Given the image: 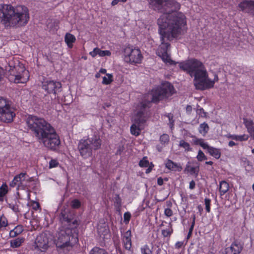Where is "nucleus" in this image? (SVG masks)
I'll return each mask as SVG.
<instances>
[{
	"label": "nucleus",
	"instance_id": "nucleus-1",
	"mask_svg": "<svg viewBox=\"0 0 254 254\" xmlns=\"http://www.w3.org/2000/svg\"><path fill=\"white\" fill-rule=\"evenodd\" d=\"M147 0L154 10L163 13L157 20L161 43L156 54L164 63L173 64L174 62L168 54L170 44L166 42L165 39L171 41L184 35L187 31L186 17L182 12L176 11L180 7L176 0Z\"/></svg>",
	"mask_w": 254,
	"mask_h": 254
},
{
	"label": "nucleus",
	"instance_id": "nucleus-2",
	"mask_svg": "<svg viewBox=\"0 0 254 254\" xmlns=\"http://www.w3.org/2000/svg\"><path fill=\"white\" fill-rule=\"evenodd\" d=\"M26 124L40 143L51 150H56L61 144L60 137L55 129L45 119L30 116Z\"/></svg>",
	"mask_w": 254,
	"mask_h": 254
},
{
	"label": "nucleus",
	"instance_id": "nucleus-3",
	"mask_svg": "<svg viewBox=\"0 0 254 254\" xmlns=\"http://www.w3.org/2000/svg\"><path fill=\"white\" fill-rule=\"evenodd\" d=\"M62 226L56 235L55 243L58 248L71 247L78 242L79 223L70 212L62 211L60 215Z\"/></svg>",
	"mask_w": 254,
	"mask_h": 254
},
{
	"label": "nucleus",
	"instance_id": "nucleus-4",
	"mask_svg": "<svg viewBox=\"0 0 254 254\" xmlns=\"http://www.w3.org/2000/svg\"><path fill=\"white\" fill-rule=\"evenodd\" d=\"M179 66L191 77H194V85L197 89L203 90L212 88L215 81L218 80L217 75H215L213 80L210 79L204 65L197 59H190L182 62L180 63Z\"/></svg>",
	"mask_w": 254,
	"mask_h": 254
},
{
	"label": "nucleus",
	"instance_id": "nucleus-5",
	"mask_svg": "<svg viewBox=\"0 0 254 254\" xmlns=\"http://www.w3.org/2000/svg\"><path fill=\"white\" fill-rule=\"evenodd\" d=\"M29 18V10L24 5L0 4V22L5 27L24 26Z\"/></svg>",
	"mask_w": 254,
	"mask_h": 254
},
{
	"label": "nucleus",
	"instance_id": "nucleus-6",
	"mask_svg": "<svg viewBox=\"0 0 254 254\" xmlns=\"http://www.w3.org/2000/svg\"><path fill=\"white\" fill-rule=\"evenodd\" d=\"M174 88L169 82L163 83L159 88L153 89L151 92L146 94L143 98L142 104H145L148 109L152 102L157 103L160 100L168 98L174 93Z\"/></svg>",
	"mask_w": 254,
	"mask_h": 254
},
{
	"label": "nucleus",
	"instance_id": "nucleus-7",
	"mask_svg": "<svg viewBox=\"0 0 254 254\" xmlns=\"http://www.w3.org/2000/svg\"><path fill=\"white\" fill-rule=\"evenodd\" d=\"M102 140L99 136L94 135L88 136L86 139H81L78 144V149L80 155L84 158H87L92 155L94 150L101 148Z\"/></svg>",
	"mask_w": 254,
	"mask_h": 254
},
{
	"label": "nucleus",
	"instance_id": "nucleus-8",
	"mask_svg": "<svg viewBox=\"0 0 254 254\" xmlns=\"http://www.w3.org/2000/svg\"><path fill=\"white\" fill-rule=\"evenodd\" d=\"M145 104L141 102L136 107V113L134 117V123L130 127L131 133L134 135L138 136L140 131L145 126V122L149 116L148 108L145 106Z\"/></svg>",
	"mask_w": 254,
	"mask_h": 254
},
{
	"label": "nucleus",
	"instance_id": "nucleus-9",
	"mask_svg": "<svg viewBox=\"0 0 254 254\" xmlns=\"http://www.w3.org/2000/svg\"><path fill=\"white\" fill-rule=\"evenodd\" d=\"M8 72V78L10 82L24 83L28 79L29 73L26 70L24 66L20 63L12 65L11 64L6 66Z\"/></svg>",
	"mask_w": 254,
	"mask_h": 254
},
{
	"label": "nucleus",
	"instance_id": "nucleus-10",
	"mask_svg": "<svg viewBox=\"0 0 254 254\" xmlns=\"http://www.w3.org/2000/svg\"><path fill=\"white\" fill-rule=\"evenodd\" d=\"M15 109L11 106L10 101L0 97V121L4 123H11L15 116Z\"/></svg>",
	"mask_w": 254,
	"mask_h": 254
},
{
	"label": "nucleus",
	"instance_id": "nucleus-11",
	"mask_svg": "<svg viewBox=\"0 0 254 254\" xmlns=\"http://www.w3.org/2000/svg\"><path fill=\"white\" fill-rule=\"evenodd\" d=\"M124 55L125 61L131 64H140L143 58L140 50L132 46L125 47Z\"/></svg>",
	"mask_w": 254,
	"mask_h": 254
},
{
	"label": "nucleus",
	"instance_id": "nucleus-12",
	"mask_svg": "<svg viewBox=\"0 0 254 254\" xmlns=\"http://www.w3.org/2000/svg\"><path fill=\"white\" fill-rule=\"evenodd\" d=\"M42 88L49 94H56L61 91L62 84L59 82L46 80L43 82Z\"/></svg>",
	"mask_w": 254,
	"mask_h": 254
},
{
	"label": "nucleus",
	"instance_id": "nucleus-13",
	"mask_svg": "<svg viewBox=\"0 0 254 254\" xmlns=\"http://www.w3.org/2000/svg\"><path fill=\"white\" fill-rule=\"evenodd\" d=\"M52 237L49 233H43L37 237L35 244L38 248L42 251L47 249L49 244L52 241Z\"/></svg>",
	"mask_w": 254,
	"mask_h": 254
},
{
	"label": "nucleus",
	"instance_id": "nucleus-14",
	"mask_svg": "<svg viewBox=\"0 0 254 254\" xmlns=\"http://www.w3.org/2000/svg\"><path fill=\"white\" fill-rule=\"evenodd\" d=\"M26 174L25 173H21L15 176L10 184L11 187L14 188L17 186L18 190L20 188L24 189L27 186L26 182L29 180V179L26 178Z\"/></svg>",
	"mask_w": 254,
	"mask_h": 254
},
{
	"label": "nucleus",
	"instance_id": "nucleus-15",
	"mask_svg": "<svg viewBox=\"0 0 254 254\" xmlns=\"http://www.w3.org/2000/svg\"><path fill=\"white\" fill-rule=\"evenodd\" d=\"M238 6L241 11L254 16V0H244L239 4Z\"/></svg>",
	"mask_w": 254,
	"mask_h": 254
},
{
	"label": "nucleus",
	"instance_id": "nucleus-16",
	"mask_svg": "<svg viewBox=\"0 0 254 254\" xmlns=\"http://www.w3.org/2000/svg\"><path fill=\"white\" fill-rule=\"evenodd\" d=\"M243 249V245L238 241H235L230 247L225 249V254H240Z\"/></svg>",
	"mask_w": 254,
	"mask_h": 254
},
{
	"label": "nucleus",
	"instance_id": "nucleus-17",
	"mask_svg": "<svg viewBox=\"0 0 254 254\" xmlns=\"http://www.w3.org/2000/svg\"><path fill=\"white\" fill-rule=\"evenodd\" d=\"M243 123L247 128L248 132L254 139V122L251 119L244 118Z\"/></svg>",
	"mask_w": 254,
	"mask_h": 254
},
{
	"label": "nucleus",
	"instance_id": "nucleus-18",
	"mask_svg": "<svg viewBox=\"0 0 254 254\" xmlns=\"http://www.w3.org/2000/svg\"><path fill=\"white\" fill-rule=\"evenodd\" d=\"M166 167L170 170L173 171H181L182 167L180 164L176 163L172 160L168 159L165 164Z\"/></svg>",
	"mask_w": 254,
	"mask_h": 254
},
{
	"label": "nucleus",
	"instance_id": "nucleus-19",
	"mask_svg": "<svg viewBox=\"0 0 254 254\" xmlns=\"http://www.w3.org/2000/svg\"><path fill=\"white\" fill-rule=\"evenodd\" d=\"M89 54L92 57H95L97 55L100 57H104L106 56H111V53L110 51L108 50L102 51L98 48H95L92 51L90 52Z\"/></svg>",
	"mask_w": 254,
	"mask_h": 254
},
{
	"label": "nucleus",
	"instance_id": "nucleus-20",
	"mask_svg": "<svg viewBox=\"0 0 254 254\" xmlns=\"http://www.w3.org/2000/svg\"><path fill=\"white\" fill-rule=\"evenodd\" d=\"M205 149L207 150L208 152L210 155L216 159H219L221 156V152L219 149L209 146L208 145V147Z\"/></svg>",
	"mask_w": 254,
	"mask_h": 254
},
{
	"label": "nucleus",
	"instance_id": "nucleus-21",
	"mask_svg": "<svg viewBox=\"0 0 254 254\" xmlns=\"http://www.w3.org/2000/svg\"><path fill=\"white\" fill-rule=\"evenodd\" d=\"M25 239L22 237H18L10 241V247L12 248H17L20 247L24 243Z\"/></svg>",
	"mask_w": 254,
	"mask_h": 254
},
{
	"label": "nucleus",
	"instance_id": "nucleus-22",
	"mask_svg": "<svg viewBox=\"0 0 254 254\" xmlns=\"http://www.w3.org/2000/svg\"><path fill=\"white\" fill-rule=\"evenodd\" d=\"M75 37L73 35L70 33L65 34L64 41L69 48H71L72 47L73 43L75 42Z\"/></svg>",
	"mask_w": 254,
	"mask_h": 254
},
{
	"label": "nucleus",
	"instance_id": "nucleus-23",
	"mask_svg": "<svg viewBox=\"0 0 254 254\" xmlns=\"http://www.w3.org/2000/svg\"><path fill=\"white\" fill-rule=\"evenodd\" d=\"M229 185L227 182L225 181L220 182L219 184V191L221 195L225 194L229 190Z\"/></svg>",
	"mask_w": 254,
	"mask_h": 254
},
{
	"label": "nucleus",
	"instance_id": "nucleus-24",
	"mask_svg": "<svg viewBox=\"0 0 254 254\" xmlns=\"http://www.w3.org/2000/svg\"><path fill=\"white\" fill-rule=\"evenodd\" d=\"M23 231L22 226L18 225L14 228L13 230H11L9 232V236L10 237L14 238L20 234Z\"/></svg>",
	"mask_w": 254,
	"mask_h": 254
},
{
	"label": "nucleus",
	"instance_id": "nucleus-25",
	"mask_svg": "<svg viewBox=\"0 0 254 254\" xmlns=\"http://www.w3.org/2000/svg\"><path fill=\"white\" fill-rule=\"evenodd\" d=\"M209 129V127L208 124L206 123H203L200 125L198 130L200 133L202 134L203 136H205L208 132Z\"/></svg>",
	"mask_w": 254,
	"mask_h": 254
},
{
	"label": "nucleus",
	"instance_id": "nucleus-26",
	"mask_svg": "<svg viewBox=\"0 0 254 254\" xmlns=\"http://www.w3.org/2000/svg\"><path fill=\"white\" fill-rule=\"evenodd\" d=\"M185 171L189 172L191 175H194L195 176H197L198 174L199 167L198 166L191 167L189 165H187Z\"/></svg>",
	"mask_w": 254,
	"mask_h": 254
},
{
	"label": "nucleus",
	"instance_id": "nucleus-27",
	"mask_svg": "<svg viewBox=\"0 0 254 254\" xmlns=\"http://www.w3.org/2000/svg\"><path fill=\"white\" fill-rule=\"evenodd\" d=\"M173 229L172 228V224L170 222L169 224L168 228L162 230L161 233L163 237H168L171 236V235L173 233Z\"/></svg>",
	"mask_w": 254,
	"mask_h": 254
},
{
	"label": "nucleus",
	"instance_id": "nucleus-28",
	"mask_svg": "<svg viewBox=\"0 0 254 254\" xmlns=\"http://www.w3.org/2000/svg\"><path fill=\"white\" fill-rule=\"evenodd\" d=\"M89 254H108V253L104 249L95 247L90 251Z\"/></svg>",
	"mask_w": 254,
	"mask_h": 254
},
{
	"label": "nucleus",
	"instance_id": "nucleus-29",
	"mask_svg": "<svg viewBox=\"0 0 254 254\" xmlns=\"http://www.w3.org/2000/svg\"><path fill=\"white\" fill-rule=\"evenodd\" d=\"M179 145L180 147L183 148L185 151L188 152L192 150V148L190 147V143L184 140L180 141Z\"/></svg>",
	"mask_w": 254,
	"mask_h": 254
},
{
	"label": "nucleus",
	"instance_id": "nucleus-30",
	"mask_svg": "<svg viewBox=\"0 0 254 254\" xmlns=\"http://www.w3.org/2000/svg\"><path fill=\"white\" fill-rule=\"evenodd\" d=\"M7 192V186L6 184H3L0 187V201L3 200L4 196Z\"/></svg>",
	"mask_w": 254,
	"mask_h": 254
},
{
	"label": "nucleus",
	"instance_id": "nucleus-31",
	"mask_svg": "<svg viewBox=\"0 0 254 254\" xmlns=\"http://www.w3.org/2000/svg\"><path fill=\"white\" fill-rule=\"evenodd\" d=\"M193 142L194 144L199 145L204 149H205L206 148L208 147L207 143L204 142V139L202 138H195V139L193 140Z\"/></svg>",
	"mask_w": 254,
	"mask_h": 254
},
{
	"label": "nucleus",
	"instance_id": "nucleus-32",
	"mask_svg": "<svg viewBox=\"0 0 254 254\" xmlns=\"http://www.w3.org/2000/svg\"><path fill=\"white\" fill-rule=\"evenodd\" d=\"M114 205L115 207L118 209H120L122 205V199L118 194H116L114 197Z\"/></svg>",
	"mask_w": 254,
	"mask_h": 254
},
{
	"label": "nucleus",
	"instance_id": "nucleus-33",
	"mask_svg": "<svg viewBox=\"0 0 254 254\" xmlns=\"http://www.w3.org/2000/svg\"><path fill=\"white\" fill-rule=\"evenodd\" d=\"M141 254H153V252L147 245H145L140 248Z\"/></svg>",
	"mask_w": 254,
	"mask_h": 254
},
{
	"label": "nucleus",
	"instance_id": "nucleus-34",
	"mask_svg": "<svg viewBox=\"0 0 254 254\" xmlns=\"http://www.w3.org/2000/svg\"><path fill=\"white\" fill-rule=\"evenodd\" d=\"M107 77L104 76L103 78L102 83L103 84L108 85L113 81V75L111 74L108 73L106 74Z\"/></svg>",
	"mask_w": 254,
	"mask_h": 254
},
{
	"label": "nucleus",
	"instance_id": "nucleus-35",
	"mask_svg": "<svg viewBox=\"0 0 254 254\" xmlns=\"http://www.w3.org/2000/svg\"><path fill=\"white\" fill-rule=\"evenodd\" d=\"M125 248L127 250H130L131 248V239H122Z\"/></svg>",
	"mask_w": 254,
	"mask_h": 254
},
{
	"label": "nucleus",
	"instance_id": "nucleus-36",
	"mask_svg": "<svg viewBox=\"0 0 254 254\" xmlns=\"http://www.w3.org/2000/svg\"><path fill=\"white\" fill-rule=\"evenodd\" d=\"M160 141L163 144H167L169 141V136L167 134H163L160 137Z\"/></svg>",
	"mask_w": 254,
	"mask_h": 254
},
{
	"label": "nucleus",
	"instance_id": "nucleus-37",
	"mask_svg": "<svg viewBox=\"0 0 254 254\" xmlns=\"http://www.w3.org/2000/svg\"><path fill=\"white\" fill-rule=\"evenodd\" d=\"M196 158L199 161H202L207 159V157L201 150L198 151Z\"/></svg>",
	"mask_w": 254,
	"mask_h": 254
},
{
	"label": "nucleus",
	"instance_id": "nucleus-38",
	"mask_svg": "<svg viewBox=\"0 0 254 254\" xmlns=\"http://www.w3.org/2000/svg\"><path fill=\"white\" fill-rule=\"evenodd\" d=\"M149 162L146 157H143L139 163V165L141 167H147L149 166Z\"/></svg>",
	"mask_w": 254,
	"mask_h": 254
},
{
	"label": "nucleus",
	"instance_id": "nucleus-39",
	"mask_svg": "<svg viewBox=\"0 0 254 254\" xmlns=\"http://www.w3.org/2000/svg\"><path fill=\"white\" fill-rule=\"evenodd\" d=\"M248 138L249 136L247 134H243L240 135H236L235 140L242 141L248 140Z\"/></svg>",
	"mask_w": 254,
	"mask_h": 254
},
{
	"label": "nucleus",
	"instance_id": "nucleus-40",
	"mask_svg": "<svg viewBox=\"0 0 254 254\" xmlns=\"http://www.w3.org/2000/svg\"><path fill=\"white\" fill-rule=\"evenodd\" d=\"M81 203L79 200L74 199L71 202V205L73 208H78L80 206Z\"/></svg>",
	"mask_w": 254,
	"mask_h": 254
},
{
	"label": "nucleus",
	"instance_id": "nucleus-41",
	"mask_svg": "<svg viewBox=\"0 0 254 254\" xmlns=\"http://www.w3.org/2000/svg\"><path fill=\"white\" fill-rule=\"evenodd\" d=\"M205 209L207 212H210V202L211 200L209 198H206L204 199Z\"/></svg>",
	"mask_w": 254,
	"mask_h": 254
},
{
	"label": "nucleus",
	"instance_id": "nucleus-42",
	"mask_svg": "<svg viewBox=\"0 0 254 254\" xmlns=\"http://www.w3.org/2000/svg\"><path fill=\"white\" fill-rule=\"evenodd\" d=\"M59 162L57 160L52 159L49 162V168H52L56 167L58 166Z\"/></svg>",
	"mask_w": 254,
	"mask_h": 254
},
{
	"label": "nucleus",
	"instance_id": "nucleus-43",
	"mask_svg": "<svg viewBox=\"0 0 254 254\" xmlns=\"http://www.w3.org/2000/svg\"><path fill=\"white\" fill-rule=\"evenodd\" d=\"M131 217V214L129 212H125L124 214V222L126 223H128L130 220Z\"/></svg>",
	"mask_w": 254,
	"mask_h": 254
},
{
	"label": "nucleus",
	"instance_id": "nucleus-44",
	"mask_svg": "<svg viewBox=\"0 0 254 254\" xmlns=\"http://www.w3.org/2000/svg\"><path fill=\"white\" fill-rule=\"evenodd\" d=\"M7 225V221L5 218H0V227H5Z\"/></svg>",
	"mask_w": 254,
	"mask_h": 254
},
{
	"label": "nucleus",
	"instance_id": "nucleus-45",
	"mask_svg": "<svg viewBox=\"0 0 254 254\" xmlns=\"http://www.w3.org/2000/svg\"><path fill=\"white\" fill-rule=\"evenodd\" d=\"M131 232L130 230L127 231L124 234L123 239H131Z\"/></svg>",
	"mask_w": 254,
	"mask_h": 254
},
{
	"label": "nucleus",
	"instance_id": "nucleus-46",
	"mask_svg": "<svg viewBox=\"0 0 254 254\" xmlns=\"http://www.w3.org/2000/svg\"><path fill=\"white\" fill-rule=\"evenodd\" d=\"M165 215L167 217H170L173 215V211L169 208H166L164 211Z\"/></svg>",
	"mask_w": 254,
	"mask_h": 254
},
{
	"label": "nucleus",
	"instance_id": "nucleus-47",
	"mask_svg": "<svg viewBox=\"0 0 254 254\" xmlns=\"http://www.w3.org/2000/svg\"><path fill=\"white\" fill-rule=\"evenodd\" d=\"M9 207L14 212H17L19 211L18 205L16 204H9Z\"/></svg>",
	"mask_w": 254,
	"mask_h": 254
},
{
	"label": "nucleus",
	"instance_id": "nucleus-48",
	"mask_svg": "<svg viewBox=\"0 0 254 254\" xmlns=\"http://www.w3.org/2000/svg\"><path fill=\"white\" fill-rule=\"evenodd\" d=\"M167 117L169 119V123L170 124V126H173V123H174V121L173 120V115L172 114H169L167 115Z\"/></svg>",
	"mask_w": 254,
	"mask_h": 254
},
{
	"label": "nucleus",
	"instance_id": "nucleus-49",
	"mask_svg": "<svg viewBox=\"0 0 254 254\" xmlns=\"http://www.w3.org/2000/svg\"><path fill=\"white\" fill-rule=\"evenodd\" d=\"M126 2L127 1V0H113L112 2V5L113 6H114L118 4L119 2Z\"/></svg>",
	"mask_w": 254,
	"mask_h": 254
},
{
	"label": "nucleus",
	"instance_id": "nucleus-50",
	"mask_svg": "<svg viewBox=\"0 0 254 254\" xmlns=\"http://www.w3.org/2000/svg\"><path fill=\"white\" fill-rule=\"evenodd\" d=\"M195 183L193 180H192L190 183L189 188L190 190H193L195 188Z\"/></svg>",
	"mask_w": 254,
	"mask_h": 254
},
{
	"label": "nucleus",
	"instance_id": "nucleus-51",
	"mask_svg": "<svg viewBox=\"0 0 254 254\" xmlns=\"http://www.w3.org/2000/svg\"><path fill=\"white\" fill-rule=\"evenodd\" d=\"M157 184L159 186H162L163 184V179L161 177H159L158 178Z\"/></svg>",
	"mask_w": 254,
	"mask_h": 254
},
{
	"label": "nucleus",
	"instance_id": "nucleus-52",
	"mask_svg": "<svg viewBox=\"0 0 254 254\" xmlns=\"http://www.w3.org/2000/svg\"><path fill=\"white\" fill-rule=\"evenodd\" d=\"M198 113L200 114L201 116L203 115H205V113L204 111V110L202 108H200L197 110Z\"/></svg>",
	"mask_w": 254,
	"mask_h": 254
},
{
	"label": "nucleus",
	"instance_id": "nucleus-53",
	"mask_svg": "<svg viewBox=\"0 0 254 254\" xmlns=\"http://www.w3.org/2000/svg\"><path fill=\"white\" fill-rule=\"evenodd\" d=\"M154 165H153V164L152 163H151V166H150L146 170V174H148V173H149L151 170H152V167Z\"/></svg>",
	"mask_w": 254,
	"mask_h": 254
},
{
	"label": "nucleus",
	"instance_id": "nucleus-54",
	"mask_svg": "<svg viewBox=\"0 0 254 254\" xmlns=\"http://www.w3.org/2000/svg\"><path fill=\"white\" fill-rule=\"evenodd\" d=\"M183 245V243L181 242H178L176 243L175 246L177 248H181Z\"/></svg>",
	"mask_w": 254,
	"mask_h": 254
},
{
	"label": "nucleus",
	"instance_id": "nucleus-55",
	"mask_svg": "<svg viewBox=\"0 0 254 254\" xmlns=\"http://www.w3.org/2000/svg\"><path fill=\"white\" fill-rule=\"evenodd\" d=\"M194 225H191L190 227V228L189 232V234H188V236H189L191 234L192 232L193 229V228H194Z\"/></svg>",
	"mask_w": 254,
	"mask_h": 254
},
{
	"label": "nucleus",
	"instance_id": "nucleus-56",
	"mask_svg": "<svg viewBox=\"0 0 254 254\" xmlns=\"http://www.w3.org/2000/svg\"><path fill=\"white\" fill-rule=\"evenodd\" d=\"M236 144L235 142H234L233 141H230L229 142V143H228V145L230 147H232L234 145H235Z\"/></svg>",
	"mask_w": 254,
	"mask_h": 254
},
{
	"label": "nucleus",
	"instance_id": "nucleus-57",
	"mask_svg": "<svg viewBox=\"0 0 254 254\" xmlns=\"http://www.w3.org/2000/svg\"><path fill=\"white\" fill-rule=\"evenodd\" d=\"M192 222L191 225H194L195 224V216L194 214H193L192 216Z\"/></svg>",
	"mask_w": 254,
	"mask_h": 254
},
{
	"label": "nucleus",
	"instance_id": "nucleus-58",
	"mask_svg": "<svg viewBox=\"0 0 254 254\" xmlns=\"http://www.w3.org/2000/svg\"><path fill=\"white\" fill-rule=\"evenodd\" d=\"M235 136H236V135L235 134H233V135H229L228 137V138H231L232 139H234L235 140Z\"/></svg>",
	"mask_w": 254,
	"mask_h": 254
},
{
	"label": "nucleus",
	"instance_id": "nucleus-59",
	"mask_svg": "<svg viewBox=\"0 0 254 254\" xmlns=\"http://www.w3.org/2000/svg\"><path fill=\"white\" fill-rule=\"evenodd\" d=\"M99 72L102 73H105L106 72V69L104 68H101L100 69Z\"/></svg>",
	"mask_w": 254,
	"mask_h": 254
},
{
	"label": "nucleus",
	"instance_id": "nucleus-60",
	"mask_svg": "<svg viewBox=\"0 0 254 254\" xmlns=\"http://www.w3.org/2000/svg\"><path fill=\"white\" fill-rule=\"evenodd\" d=\"M2 69L0 67V81L1 80L2 78Z\"/></svg>",
	"mask_w": 254,
	"mask_h": 254
},
{
	"label": "nucleus",
	"instance_id": "nucleus-61",
	"mask_svg": "<svg viewBox=\"0 0 254 254\" xmlns=\"http://www.w3.org/2000/svg\"><path fill=\"white\" fill-rule=\"evenodd\" d=\"M213 162L210 161H206L205 162V164H207V165H212L213 164Z\"/></svg>",
	"mask_w": 254,
	"mask_h": 254
},
{
	"label": "nucleus",
	"instance_id": "nucleus-62",
	"mask_svg": "<svg viewBox=\"0 0 254 254\" xmlns=\"http://www.w3.org/2000/svg\"><path fill=\"white\" fill-rule=\"evenodd\" d=\"M197 208H198V209L199 211L200 212H201V211H202V210H203V209H202V207H201V205H198V207H197Z\"/></svg>",
	"mask_w": 254,
	"mask_h": 254
},
{
	"label": "nucleus",
	"instance_id": "nucleus-63",
	"mask_svg": "<svg viewBox=\"0 0 254 254\" xmlns=\"http://www.w3.org/2000/svg\"><path fill=\"white\" fill-rule=\"evenodd\" d=\"M99 76H100V74H99V73H96V75H95V77H96V78H98V77H99Z\"/></svg>",
	"mask_w": 254,
	"mask_h": 254
},
{
	"label": "nucleus",
	"instance_id": "nucleus-64",
	"mask_svg": "<svg viewBox=\"0 0 254 254\" xmlns=\"http://www.w3.org/2000/svg\"><path fill=\"white\" fill-rule=\"evenodd\" d=\"M36 205H37V207H39V204L38 203H36Z\"/></svg>",
	"mask_w": 254,
	"mask_h": 254
}]
</instances>
